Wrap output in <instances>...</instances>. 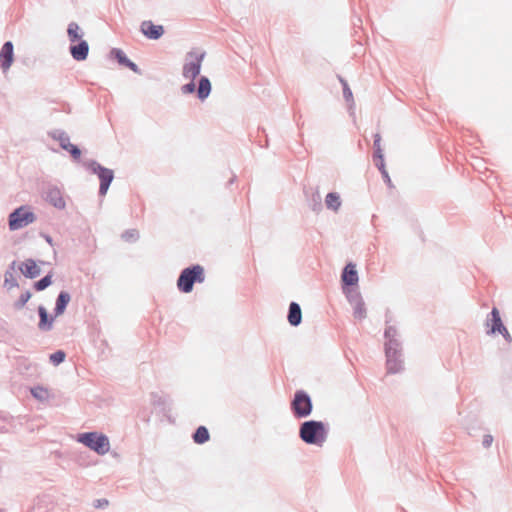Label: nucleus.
I'll return each mask as SVG.
<instances>
[{
  "mask_svg": "<svg viewBox=\"0 0 512 512\" xmlns=\"http://www.w3.org/2000/svg\"><path fill=\"white\" fill-rule=\"evenodd\" d=\"M77 44H71L69 47L72 58L76 61H84L88 57L89 45L86 40L77 41Z\"/></svg>",
  "mask_w": 512,
  "mask_h": 512,
  "instance_id": "obj_11",
  "label": "nucleus"
},
{
  "mask_svg": "<svg viewBox=\"0 0 512 512\" xmlns=\"http://www.w3.org/2000/svg\"><path fill=\"white\" fill-rule=\"evenodd\" d=\"M109 505V501L105 498L96 499L93 502V506L97 509H104Z\"/></svg>",
  "mask_w": 512,
  "mask_h": 512,
  "instance_id": "obj_38",
  "label": "nucleus"
},
{
  "mask_svg": "<svg viewBox=\"0 0 512 512\" xmlns=\"http://www.w3.org/2000/svg\"><path fill=\"white\" fill-rule=\"evenodd\" d=\"M299 435L305 443L321 446L327 438V430L322 422L311 420L301 424Z\"/></svg>",
  "mask_w": 512,
  "mask_h": 512,
  "instance_id": "obj_1",
  "label": "nucleus"
},
{
  "mask_svg": "<svg viewBox=\"0 0 512 512\" xmlns=\"http://www.w3.org/2000/svg\"><path fill=\"white\" fill-rule=\"evenodd\" d=\"M141 32L151 40H158L164 34V28L162 25H155L150 20H145L140 26Z\"/></svg>",
  "mask_w": 512,
  "mask_h": 512,
  "instance_id": "obj_8",
  "label": "nucleus"
},
{
  "mask_svg": "<svg viewBox=\"0 0 512 512\" xmlns=\"http://www.w3.org/2000/svg\"><path fill=\"white\" fill-rule=\"evenodd\" d=\"M302 320V312L300 306L292 302L289 306L288 321L291 325L297 326Z\"/></svg>",
  "mask_w": 512,
  "mask_h": 512,
  "instance_id": "obj_21",
  "label": "nucleus"
},
{
  "mask_svg": "<svg viewBox=\"0 0 512 512\" xmlns=\"http://www.w3.org/2000/svg\"><path fill=\"white\" fill-rule=\"evenodd\" d=\"M84 165L92 174L98 176L100 180L99 195L104 196L114 179L113 170L102 166L95 160H90L84 163Z\"/></svg>",
  "mask_w": 512,
  "mask_h": 512,
  "instance_id": "obj_6",
  "label": "nucleus"
},
{
  "mask_svg": "<svg viewBox=\"0 0 512 512\" xmlns=\"http://www.w3.org/2000/svg\"><path fill=\"white\" fill-rule=\"evenodd\" d=\"M374 149H375V155L382 154L380 134H375V136H374Z\"/></svg>",
  "mask_w": 512,
  "mask_h": 512,
  "instance_id": "obj_37",
  "label": "nucleus"
},
{
  "mask_svg": "<svg viewBox=\"0 0 512 512\" xmlns=\"http://www.w3.org/2000/svg\"><path fill=\"white\" fill-rule=\"evenodd\" d=\"M15 266H16V262H15V261H13V262L10 264V266H9V269H8V270H10V271H12V272H13V271L15 270Z\"/></svg>",
  "mask_w": 512,
  "mask_h": 512,
  "instance_id": "obj_41",
  "label": "nucleus"
},
{
  "mask_svg": "<svg viewBox=\"0 0 512 512\" xmlns=\"http://www.w3.org/2000/svg\"><path fill=\"white\" fill-rule=\"evenodd\" d=\"M212 86L208 77L201 76L198 80V87L196 89L197 97L199 100L204 101L211 93Z\"/></svg>",
  "mask_w": 512,
  "mask_h": 512,
  "instance_id": "obj_18",
  "label": "nucleus"
},
{
  "mask_svg": "<svg viewBox=\"0 0 512 512\" xmlns=\"http://www.w3.org/2000/svg\"><path fill=\"white\" fill-rule=\"evenodd\" d=\"M195 91H196V85H195L194 80H190L189 83L184 84L183 86H181V92L184 95L192 94Z\"/></svg>",
  "mask_w": 512,
  "mask_h": 512,
  "instance_id": "obj_36",
  "label": "nucleus"
},
{
  "mask_svg": "<svg viewBox=\"0 0 512 512\" xmlns=\"http://www.w3.org/2000/svg\"><path fill=\"white\" fill-rule=\"evenodd\" d=\"M37 216L28 205H22L14 209L8 217V225L11 231L20 230L36 221Z\"/></svg>",
  "mask_w": 512,
  "mask_h": 512,
  "instance_id": "obj_4",
  "label": "nucleus"
},
{
  "mask_svg": "<svg viewBox=\"0 0 512 512\" xmlns=\"http://www.w3.org/2000/svg\"><path fill=\"white\" fill-rule=\"evenodd\" d=\"M345 92H346V94L351 95V91H349V89H347V91H345Z\"/></svg>",
  "mask_w": 512,
  "mask_h": 512,
  "instance_id": "obj_43",
  "label": "nucleus"
},
{
  "mask_svg": "<svg viewBox=\"0 0 512 512\" xmlns=\"http://www.w3.org/2000/svg\"><path fill=\"white\" fill-rule=\"evenodd\" d=\"M397 334V330L395 327L393 326H388L386 329H385V337L387 339H389V342L386 344V348L388 347H391L392 348V345L394 344V338Z\"/></svg>",
  "mask_w": 512,
  "mask_h": 512,
  "instance_id": "obj_34",
  "label": "nucleus"
},
{
  "mask_svg": "<svg viewBox=\"0 0 512 512\" xmlns=\"http://www.w3.org/2000/svg\"><path fill=\"white\" fill-rule=\"evenodd\" d=\"M196 444H204L210 439V434L205 426H199L192 435Z\"/></svg>",
  "mask_w": 512,
  "mask_h": 512,
  "instance_id": "obj_23",
  "label": "nucleus"
},
{
  "mask_svg": "<svg viewBox=\"0 0 512 512\" xmlns=\"http://www.w3.org/2000/svg\"><path fill=\"white\" fill-rule=\"evenodd\" d=\"M493 442V437L491 435H485L483 438V445L485 447H489Z\"/></svg>",
  "mask_w": 512,
  "mask_h": 512,
  "instance_id": "obj_39",
  "label": "nucleus"
},
{
  "mask_svg": "<svg viewBox=\"0 0 512 512\" xmlns=\"http://www.w3.org/2000/svg\"><path fill=\"white\" fill-rule=\"evenodd\" d=\"M14 60V46L11 41H7L3 44L0 50V66L3 71H7Z\"/></svg>",
  "mask_w": 512,
  "mask_h": 512,
  "instance_id": "obj_9",
  "label": "nucleus"
},
{
  "mask_svg": "<svg viewBox=\"0 0 512 512\" xmlns=\"http://www.w3.org/2000/svg\"><path fill=\"white\" fill-rule=\"evenodd\" d=\"M67 35L71 43L82 40V33H80V27L76 22L69 23Z\"/></svg>",
  "mask_w": 512,
  "mask_h": 512,
  "instance_id": "obj_25",
  "label": "nucleus"
},
{
  "mask_svg": "<svg viewBox=\"0 0 512 512\" xmlns=\"http://www.w3.org/2000/svg\"><path fill=\"white\" fill-rule=\"evenodd\" d=\"M46 201L58 209H64L66 205L62 193L57 187H51L47 190Z\"/></svg>",
  "mask_w": 512,
  "mask_h": 512,
  "instance_id": "obj_14",
  "label": "nucleus"
},
{
  "mask_svg": "<svg viewBox=\"0 0 512 512\" xmlns=\"http://www.w3.org/2000/svg\"><path fill=\"white\" fill-rule=\"evenodd\" d=\"M345 92H346V94L351 95V91H349V89H347V91H345Z\"/></svg>",
  "mask_w": 512,
  "mask_h": 512,
  "instance_id": "obj_42",
  "label": "nucleus"
},
{
  "mask_svg": "<svg viewBox=\"0 0 512 512\" xmlns=\"http://www.w3.org/2000/svg\"><path fill=\"white\" fill-rule=\"evenodd\" d=\"M138 238L139 232L136 229H128L122 234V239L127 242H135Z\"/></svg>",
  "mask_w": 512,
  "mask_h": 512,
  "instance_id": "obj_33",
  "label": "nucleus"
},
{
  "mask_svg": "<svg viewBox=\"0 0 512 512\" xmlns=\"http://www.w3.org/2000/svg\"><path fill=\"white\" fill-rule=\"evenodd\" d=\"M110 57L115 59L120 65L125 66L136 74H141V70L133 61H131L120 48H112Z\"/></svg>",
  "mask_w": 512,
  "mask_h": 512,
  "instance_id": "obj_10",
  "label": "nucleus"
},
{
  "mask_svg": "<svg viewBox=\"0 0 512 512\" xmlns=\"http://www.w3.org/2000/svg\"><path fill=\"white\" fill-rule=\"evenodd\" d=\"M49 136L54 140H57L62 149L67 148V146L71 143L68 134L62 130L51 131L49 132Z\"/></svg>",
  "mask_w": 512,
  "mask_h": 512,
  "instance_id": "obj_22",
  "label": "nucleus"
},
{
  "mask_svg": "<svg viewBox=\"0 0 512 512\" xmlns=\"http://www.w3.org/2000/svg\"><path fill=\"white\" fill-rule=\"evenodd\" d=\"M205 51H189L186 54L185 63L182 68V75L186 79L195 80L201 72L202 62L205 58Z\"/></svg>",
  "mask_w": 512,
  "mask_h": 512,
  "instance_id": "obj_5",
  "label": "nucleus"
},
{
  "mask_svg": "<svg viewBox=\"0 0 512 512\" xmlns=\"http://www.w3.org/2000/svg\"><path fill=\"white\" fill-rule=\"evenodd\" d=\"M375 164L379 168V170L381 171L383 177L385 178V181L388 184H390L391 183V179H390V177L388 175V172L385 169V164H384V160H383V155L382 154L375 155Z\"/></svg>",
  "mask_w": 512,
  "mask_h": 512,
  "instance_id": "obj_29",
  "label": "nucleus"
},
{
  "mask_svg": "<svg viewBox=\"0 0 512 512\" xmlns=\"http://www.w3.org/2000/svg\"><path fill=\"white\" fill-rule=\"evenodd\" d=\"M77 441L95 451L99 455H105L110 450L109 438L102 433H81L78 435Z\"/></svg>",
  "mask_w": 512,
  "mask_h": 512,
  "instance_id": "obj_3",
  "label": "nucleus"
},
{
  "mask_svg": "<svg viewBox=\"0 0 512 512\" xmlns=\"http://www.w3.org/2000/svg\"><path fill=\"white\" fill-rule=\"evenodd\" d=\"M37 311L40 318L38 329L43 332L52 330L55 317L50 315L46 308L42 305L38 307Z\"/></svg>",
  "mask_w": 512,
  "mask_h": 512,
  "instance_id": "obj_12",
  "label": "nucleus"
},
{
  "mask_svg": "<svg viewBox=\"0 0 512 512\" xmlns=\"http://www.w3.org/2000/svg\"><path fill=\"white\" fill-rule=\"evenodd\" d=\"M204 280V268L195 264L181 271L177 279V288L183 293H190L195 283H203Z\"/></svg>",
  "mask_w": 512,
  "mask_h": 512,
  "instance_id": "obj_2",
  "label": "nucleus"
},
{
  "mask_svg": "<svg viewBox=\"0 0 512 512\" xmlns=\"http://www.w3.org/2000/svg\"><path fill=\"white\" fill-rule=\"evenodd\" d=\"M294 415L298 418L307 417L312 411L310 397L304 391H297L291 403Z\"/></svg>",
  "mask_w": 512,
  "mask_h": 512,
  "instance_id": "obj_7",
  "label": "nucleus"
},
{
  "mask_svg": "<svg viewBox=\"0 0 512 512\" xmlns=\"http://www.w3.org/2000/svg\"><path fill=\"white\" fill-rule=\"evenodd\" d=\"M31 296H32V294L29 290H26L25 292L21 293L18 300L15 301V303H14V308L16 310L22 309L26 305V303L29 301Z\"/></svg>",
  "mask_w": 512,
  "mask_h": 512,
  "instance_id": "obj_30",
  "label": "nucleus"
},
{
  "mask_svg": "<svg viewBox=\"0 0 512 512\" xmlns=\"http://www.w3.org/2000/svg\"><path fill=\"white\" fill-rule=\"evenodd\" d=\"M342 281L346 285H355L358 282V274L355 268V265L352 263H349L346 265L343 274H342Z\"/></svg>",
  "mask_w": 512,
  "mask_h": 512,
  "instance_id": "obj_19",
  "label": "nucleus"
},
{
  "mask_svg": "<svg viewBox=\"0 0 512 512\" xmlns=\"http://www.w3.org/2000/svg\"><path fill=\"white\" fill-rule=\"evenodd\" d=\"M326 206L337 211L341 205L340 197L336 193H329L325 199Z\"/></svg>",
  "mask_w": 512,
  "mask_h": 512,
  "instance_id": "obj_27",
  "label": "nucleus"
},
{
  "mask_svg": "<svg viewBox=\"0 0 512 512\" xmlns=\"http://www.w3.org/2000/svg\"><path fill=\"white\" fill-rule=\"evenodd\" d=\"M4 286L8 289L18 286V282L14 277V274L10 270H6L4 274Z\"/></svg>",
  "mask_w": 512,
  "mask_h": 512,
  "instance_id": "obj_31",
  "label": "nucleus"
},
{
  "mask_svg": "<svg viewBox=\"0 0 512 512\" xmlns=\"http://www.w3.org/2000/svg\"><path fill=\"white\" fill-rule=\"evenodd\" d=\"M52 284V275L51 273L47 274L40 280L34 282L33 287L36 291H43L47 287H49Z\"/></svg>",
  "mask_w": 512,
  "mask_h": 512,
  "instance_id": "obj_28",
  "label": "nucleus"
},
{
  "mask_svg": "<svg viewBox=\"0 0 512 512\" xmlns=\"http://www.w3.org/2000/svg\"><path fill=\"white\" fill-rule=\"evenodd\" d=\"M43 237L49 245L53 246V239L50 235L43 234Z\"/></svg>",
  "mask_w": 512,
  "mask_h": 512,
  "instance_id": "obj_40",
  "label": "nucleus"
},
{
  "mask_svg": "<svg viewBox=\"0 0 512 512\" xmlns=\"http://www.w3.org/2000/svg\"><path fill=\"white\" fill-rule=\"evenodd\" d=\"M19 270L21 273L29 279H34L38 277L41 273L40 268L37 266L36 262L33 259H27L21 263L19 266Z\"/></svg>",
  "mask_w": 512,
  "mask_h": 512,
  "instance_id": "obj_13",
  "label": "nucleus"
},
{
  "mask_svg": "<svg viewBox=\"0 0 512 512\" xmlns=\"http://www.w3.org/2000/svg\"><path fill=\"white\" fill-rule=\"evenodd\" d=\"M386 354L388 357L387 360V370L389 373H397L401 370V363L396 359V350L388 347L386 348Z\"/></svg>",
  "mask_w": 512,
  "mask_h": 512,
  "instance_id": "obj_20",
  "label": "nucleus"
},
{
  "mask_svg": "<svg viewBox=\"0 0 512 512\" xmlns=\"http://www.w3.org/2000/svg\"><path fill=\"white\" fill-rule=\"evenodd\" d=\"M30 393L35 399H37L41 402L47 401L50 397L49 390L43 386L32 387L30 389Z\"/></svg>",
  "mask_w": 512,
  "mask_h": 512,
  "instance_id": "obj_26",
  "label": "nucleus"
},
{
  "mask_svg": "<svg viewBox=\"0 0 512 512\" xmlns=\"http://www.w3.org/2000/svg\"><path fill=\"white\" fill-rule=\"evenodd\" d=\"M70 300L71 295L67 291H60L56 298L54 317H58L65 312Z\"/></svg>",
  "mask_w": 512,
  "mask_h": 512,
  "instance_id": "obj_16",
  "label": "nucleus"
},
{
  "mask_svg": "<svg viewBox=\"0 0 512 512\" xmlns=\"http://www.w3.org/2000/svg\"><path fill=\"white\" fill-rule=\"evenodd\" d=\"M212 86L208 77L201 76L198 80V87L196 89L197 97L199 100L204 101L211 93Z\"/></svg>",
  "mask_w": 512,
  "mask_h": 512,
  "instance_id": "obj_17",
  "label": "nucleus"
},
{
  "mask_svg": "<svg viewBox=\"0 0 512 512\" xmlns=\"http://www.w3.org/2000/svg\"><path fill=\"white\" fill-rule=\"evenodd\" d=\"M65 358L66 353L63 350H57L56 352L52 353L49 357L50 362L55 366L64 362Z\"/></svg>",
  "mask_w": 512,
  "mask_h": 512,
  "instance_id": "obj_32",
  "label": "nucleus"
},
{
  "mask_svg": "<svg viewBox=\"0 0 512 512\" xmlns=\"http://www.w3.org/2000/svg\"><path fill=\"white\" fill-rule=\"evenodd\" d=\"M353 316L358 320H362L366 317L365 304L360 297H357L353 301Z\"/></svg>",
  "mask_w": 512,
  "mask_h": 512,
  "instance_id": "obj_24",
  "label": "nucleus"
},
{
  "mask_svg": "<svg viewBox=\"0 0 512 512\" xmlns=\"http://www.w3.org/2000/svg\"><path fill=\"white\" fill-rule=\"evenodd\" d=\"M63 150L67 151L70 153L71 157L74 159V160H78L80 159L81 157V150L79 149L78 146L70 143L67 148H64Z\"/></svg>",
  "mask_w": 512,
  "mask_h": 512,
  "instance_id": "obj_35",
  "label": "nucleus"
},
{
  "mask_svg": "<svg viewBox=\"0 0 512 512\" xmlns=\"http://www.w3.org/2000/svg\"><path fill=\"white\" fill-rule=\"evenodd\" d=\"M492 327H491V333L499 332L501 333L506 339L510 338V334L506 327L503 325L502 320L500 318V314L497 308H493L492 312Z\"/></svg>",
  "mask_w": 512,
  "mask_h": 512,
  "instance_id": "obj_15",
  "label": "nucleus"
}]
</instances>
